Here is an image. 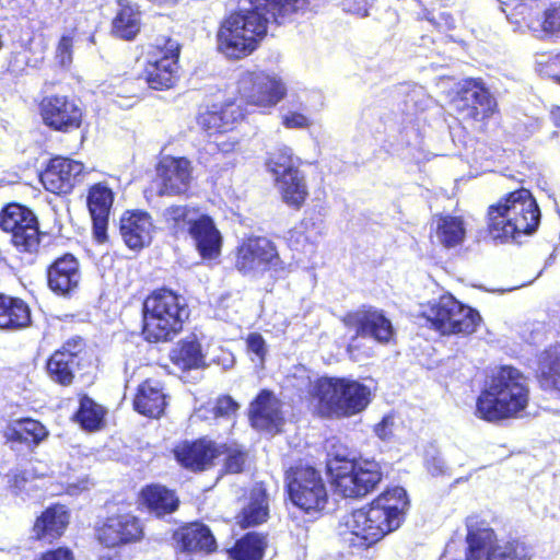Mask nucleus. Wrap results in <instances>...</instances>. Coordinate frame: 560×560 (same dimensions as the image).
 I'll use <instances>...</instances> for the list:
<instances>
[{
  "label": "nucleus",
  "mask_w": 560,
  "mask_h": 560,
  "mask_svg": "<svg viewBox=\"0 0 560 560\" xmlns=\"http://www.w3.org/2000/svg\"><path fill=\"white\" fill-rule=\"evenodd\" d=\"M153 223L147 212H126L120 219V234L130 249H141L150 244Z\"/></svg>",
  "instance_id": "27"
},
{
  "label": "nucleus",
  "mask_w": 560,
  "mask_h": 560,
  "mask_svg": "<svg viewBox=\"0 0 560 560\" xmlns=\"http://www.w3.org/2000/svg\"><path fill=\"white\" fill-rule=\"evenodd\" d=\"M172 360L183 369H196L203 362L200 345L195 340H183L172 351Z\"/></svg>",
  "instance_id": "44"
},
{
  "label": "nucleus",
  "mask_w": 560,
  "mask_h": 560,
  "mask_svg": "<svg viewBox=\"0 0 560 560\" xmlns=\"http://www.w3.org/2000/svg\"><path fill=\"white\" fill-rule=\"evenodd\" d=\"M443 462L436 460V464H434L433 468H429L432 474H439L443 471Z\"/></svg>",
  "instance_id": "63"
},
{
  "label": "nucleus",
  "mask_w": 560,
  "mask_h": 560,
  "mask_svg": "<svg viewBox=\"0 0 560 560\" xmlns=\"http://www.w3.org/2000/svg\"><path fill=\"white\" fill-rule=\"evenodd\" d=\"M142 335L149 342L172 340L188 317L185 299L171 290L153 291L143 302Z\"/></svg>",
  "instance_id": "5"
},
{
  "label": "nucleus",
  "mask_w": 560,
  "mask_h": 560,
  "mask_svg": "<svg viewBox=\"0 0 560 560\" xmlns=\"http://www.w3.org/2000/svg\"><path fill=\"white\" fill-rule=\"evenodd\" d=\"M338 5L346 13L365 18L369 15L372 3L368 0H338Z\"/></svg>",
  "instance_id": "54"
},
{
  "label": "nucleus",
  "mask_w": 560,
  "mask_h": 560,
  "mask_svg": "<svg viewBox=\"0 0 560 560\" xmlns=\"http://www.w3.org/2000/svg\"><path fill=\"white\" fill-rule=\"evenodd\" d=\"M48 434L44 424L31 418L10 421L3 430V438L12 448L18 445H25L27 448L36 447L47 439Z\"/></svg>",
  "instance_id": "26"
},
{
  "label": "nucleus",
  "mask_w": 560,
  "mask_h": 560,
  "mask_svg": "<svg viewBox=\"0 0 560 560\" xmlns=\"http://www.w3.org/2000/svg\"><path fill=\"white\" fill-rule=\"evenodd\" d=\"M538 378L544 389L560 393V345H555L540 354Z\"/></svg>",
  "instance_id": "36"
},
{
  "label": "nucleus",
  "mask_w": 560,
  "mask_h": 560,
  "mask_svg": "<svg viewBox=\"0 0 560 560\" xmlns=\"http://www.w3.org/2000/svg\"><path fill=\"white\" fill-rule=\"evenodd\" d=\"M467 525V552L466 560H483L487 559L489 551L495 545V534L489 524L477 516H469Z\"/></svg>",
  "instance_id": "28"
},
{
  "label": "nucleus",
  "mask_w": 560,
  "mask_h": 560,
  "mask_svg": "<svg viewBox=\"0 0 560 560\" xmlns=\"http://www.w3.org/2000/svg\"><path fill=\"white\" fill-rule=\"evenodd\" d=\"M31 322V308L22 299L0 293V329L20 330Z\"/></svg>",
  "instance_id": "30"
},
{
  "label": "nucleus",
  "mask_w": 560,
  "mask_h": 560,
  "mask_svg": "<svg viewBox=\"0 0 560 560\" xmlns=\"http://www.w3.org/2000/svg\"><path fill=\"white\" fill-rule=\"evenodd\" d=\"M8 482L14 493H19L20 491H22L27 481L25 474L22 471H15L11 475H8Z\"/></svg>",
  "instance_id": "60"
},
{
  "label": "nucleus",
  "mask_w": 560,
  "mask_h": 560,
  "mask_svg": "<svg viewBox=\"0 0 560 560\" xmlns=\"http://www.w3.org/2000/svg\"><path fill=\"white\" fill-rule=\"evenodd\" d=\"M282 200L290 207L300 209L305 202L308 190L303 173L295 172L285 174L276 179Z\"/></svg>",
  "instance_id": "37"
},
{
  "label": "nucleus",
  "mask_w": 560,
  "mask_h": 560,
  "mask_svg": "<svg viewBox=\"0 0 560 560\" xmlns=\"http://www.w3.org/2000/svg\"><path fill=\"white\" fill-rule=\"evenodd\" d=\"M241 97L249 105L269 109L287 95V84L276 73L244 71L237 81Z\"/></svg>",
  "instance_id": "11"
},
{
  "label": "nucleus",
  "mask_w": 560,
  "mask_h": 560,
  "mask_svg": "<svg viewBox=\"0 0 560 560\" xmlns=\"http://www.w3.org/2000/svg\"><path fill=\"white\" fill-rule=\"evenodd\" d=\"M466 235L464 221L459 217L445 215L439 219L436 225V238L447 248L463 243Z\"/></svg>",
  "instance_id": "41"
},
{
  "label": "nucleus",
  "mask_w": 560,
  "mask_h": 560,
  "mask_svg": "<svg viewBox=\"0 0 560 560\" xmlns=\"http://www.w3.org/2000/svg\"><path fill=\"white\" fill-rule=\"evenodd\" d=\"M252 8L231 14L217 34L218 49L231 59L250 55L267 35L269 18L303 9L306 0H250Z\"/></svg>",
  "instance_id": "1"
},
{
  "label": "nucleus",
  "mask_w": 560,
  "mask_h": 560,
  "mask_svg": "<svg viewBox=\"0 0 560 560\" xmlns=\"http://www.w3.org/2000/svg\"><path fill=\"white\" fill-rule=\"evenodd\" d=\"M175 539L180 549L188 552H211L217 542L210 529L200 523H191L175 533Z\"/></svg>",
  "instance_id": "33"
},
{
  "label": "nucleus",
  "mask_w": 560,
  "mask_h": 560,
  "mask_svg": "<svg viewBox=\"0 0 560 560\" xmlns=\"http://www.w3.org/2000/svg\"><path fill=\"white\" fill-rule=\"evenodd\" d=\"M398 423L393 415L385 416L380 423L374 427V433L383 441H389L395 436Z\"/></svg>",
  "instance_id": "53"
},
{
  "label": "nucleus",
  "mask_w": 560,
  "mask_h": 560,
  "mask_svg": "<svg viewBox=\"0 0 560 560\" xmlns=\"http://www.w3.org/2000/svg\"><path fill=\"white\" fill-rule=\"evenodd\" d=\"M536 68L540 75L552 78L560 83V54L555 56L539 55Z\"/></svg>",
  "instance_id": "48"
},
{
  "label": "nucleus",
  "mask_w": 560,
  "mask_h": 560,
  "mask_svg": "<svg viewBox=\"0 0 560 560\" xmlns=\"http://www.w3.org/2000/svg\"><path fill=\"white\" fill-rule=\"evenodd\" d=\"M372 503L351 513L346 521L351 542L359 546H371L381 540L385 535L397 528Z\"/></svg>",
  "instance_id": "13"
},
{
  "label": "nucleus",
  "mask_w": 560,
  "mask_h": 560,
  "mask_svg": "<svg viewBox=\"0 0 560 560\" xmlns=\"http://www.w3.org/2000/svg\"><path fill=\"white\" fill-rule=\"evenodd\" d=\"M69 524V514L63 505H52L47 508L39 517H37L33 533L37 539L52 540L61 536Z\"/></svg>",
  "instance_id": "32"
},
{
  "label": "nucleus",
  "mask_w": 560,
  "mask_h": 560,
  "mask_svg": "<svg viewBox=\"0 0 560 560\" xmlns=\"http://www.w3.org/2000/svg\"><path fill=\"white\" fill-rule=\"evenodd\" d=\"M300 159L294 156L292 149L289 147H280L270 154L267 162L268 170L273 174L276 179L283 177L285 174L300 172Z\"/></svg>",
  "instance_id": "43"
},
{
  "label": "nucleus",
  "mask_w": 560,
  "mask_h": 560,
  "mask_svg": "<svg viewBox=\"0 0 560 560\" xmlns=\"http://www.w3.org/2000/svg\"><path fill=\"white\" fill-rule=\"evenodd\" d=\"M452 106L462 119L480 121L494 113L497 103L480 80L469 79L460 85Z\"/></svg>",
  "instance_id": "14"
},
{
  "label": "nucleus",
  "mask_w": 560,
  "mask_h": 560,
  "mask_svg": "<svg viewBox=\"0 0 560 560\" xmlns=\"http://www.w3.org/2000/svg\"><path fill=\"white\" fill-rule=\"evenodd\" d=\"M407 104H412L416 112H423L434 103L433 98L427 95L422 86L413 88L407 95Z\"/></svg>",
  "instance_id": "51"
},
{
  "label": "nucleus",
  "mask_w": 560,
  "mask_h": 560,
  "mask_svg": "<svg viewBox=\"0 0 560 560\" xmlns=\"http://www.w3.org/2000/svg\"><path fill=\"white\" fill-rule=\"evenodd\" d=\"M422 314L442 335H469L476 331L481 322L476 310L460 303L452 294L429 302Z\"/></svg>",
  "instance_id": "7"
},
{
  "label": "nucleus",
  "mask_w": 560,
  "mask_h": 560,
  "mask_svg": "<svg viewBox=\"0 0 560 560\" xmlns=\"http://www.w3.org/2000/svg\"><path fill=\"white\" fill-rule=\"evenodd\" d=\"M249 417L254 428L270 433L278 432L283 422L280 401L268 390H261L252 402Z\"/></svg>",
  "instance_id": "24"
},
{
  "label": "nucleus",
  "mask_w": 560,
  "mask_h": 560,
  "mask_svg": "<svg viewBox=\"0 0 560 560\" xmlns=\"http://www.w3.org/2000/svg\"><path fill=\"white\" fill-rule=\"evenodd\" d=\"M141 498L149 511L156 516L173 513L178 506L175 493L160 485H150L141 491Z\"/></svg>",
  "instance_id": "35"
},
{
  "label": "nucleus",
  "mask_w": 560,
  "mask_h": 560,
  "mask_svg": "<svg viewBox=\"0 0 560 560\" xmlns=\"http://www.w3.org/2000/svg\"><path fill=\"white\" fill-rule=\"evenodd\" d=\"M191 164L185 158H163L156 167L159 196H179L188 191Z\"/></svg>",
  "instance_id": "16"
},
{
  "label": "nucleus",
  "mask_w": 560,
  "mask_h": 560,
  "mask_svg": "<svg viewBox=\"0 0 560 560\" xmlns=\"http://www.w3.org/2000/svg\"><path fill=\"white\" fill-rule=\"evenodd\" d=\"M235 268L246 277H259L273 271L278 277L285 271L276 245L267 237L256 236L245 240L236 249Z\"/></svg>",
  "instance_id": "10"
},
{
  "label": "nucleus",
  "mask_w": 560,
  "mask_h": 560,
  "mask_svg": "<svg viewBox=\"0 0 560 560\" xmlns=\"http://www.w3.org/2000/svg\"><path fill=\"white\" fill-rule=\"evenodd\" d=\"M100 560H127V559H124L121 556L117 555V553H113V555H104L101 557Z\"/></svg>",
  "instance_id": "62"
},
{
  "label": "nucleus",
  "mask_w": 560,
  "mask_h": 560,
  "mask_svg": "<svg viewBox=\"0 0 560 560\" xmlns=\"http://www.w3.org/2000/svg\"><path fill=\"white\" fill-rule=\"evenodd\" d=\"M237 407L238 405L230 396H223L211 406V411L214 418L229 417L236 411Z\"/></svg>",
  "instance_id": "57"
},
{
  "label": "nucleus",
  "mask_w": 560,
  "mask_h": 560,
  "mask_svg": "<svg viewBox=\"0 0 560 560\" xmlns=\"http://www.w3.org/2000/svg\"><path fill=\"white\" fill-rule=\"evenodd\" d=\"M218 445L211 441L184 442L174 450L182 466L192 471L207 469L218 458Z\"/></svg>",
  "instance_id": "25"
},
{
  "label": "nucleus",
  "mask_w": 560,
  "mask_h": 560,
  "mask_svg": "<svg viewBox=\"0 0 560 560\" xmlns=\"http://www.w3.org/2000/svg\"><path fill=\"white\" fill-rule=\"evenodd\" d=\"M114 202V192L104 183H97L89 189L88 207L93 221V234L98 243L107 238L109 212Z\"/></svg>",
  "instance_id": "21"
},
{
  "label": "nucleus",
  "mask_w": 560,
  "mask_h": 560,
  "mask_svg": "<svg viewBox=\"0 0 560 560\" xmlns=\"http://www.w3.org/2000/svg\"><path fill=\"white\" fill-rule=\"evenodd\" d=\"M198 124L209 133L225 132L221 116H219V108L213 106L212 109L207 110L199 115Z\"/></svg>",
  "instance_id": "49"
},
{
  "label": "nucleus",
  "mask_w": 560,
  "mask_h": 560,
  "mask_svg": "<svg viewBox=\"0 0 560 560\" xmlns=\"http://www.w3.org/2000/svg\"><path fill=\"white\" fill-rule=\"evenodd\" d=\"M268 498L265 489L256 486L249 494V502L240 515V524L244 527L258 525L267 520Z\"/></svg>",
  "instance_id": "40"
},
{
  "label": "nucleus",
  "mask_w": 560,
  "mask_h": 560,
  "mask_svg": "<svg viewBox=\"0 0 560 560\" xmlns=\"http://www.w3.org/2000/svg\"><path fill=\"white\" fill-rule=\"evenodd\" d=\"M84 340L73 337L56 350L47 361V373L55 382L63 386L72 383L74 373L81 366Z\"/></svg>",
  "instance_id": "15"
},
{
  "label": "nucleus",
  "mask_w": 560,
  "mask_h": 560,
  "mask_svg": "<svg viewBox=\"0 0 560 560\" xmlns=\"http://www.w3.org/2000/svg\"><path fill=\"white\" fill-rule=\"evenodd\" d=\"M83 172L84 165L81 162L57 156L50 160L40 180L54 194H68L81 182Z\"/></svg>",
  "instance_id": "18"
},
{
  "label": "nucleus",
  "mask_w": 560,
  "mask_h": 560,
  "mask_svg": "<svg viewBox=\"0 0 560 560\" xmlns=\"http://www.w3.org/2000/svg\"><path fill=\"white\" fill-rule=\"evenodd\" d=\"M48 287L59 295L74 292L81 282V270L78 259L66 254L57 258L47 271Z\"/></svg>",
  "instance_id": "22"
},
{
  "label": "nucleus",
  "mask_w": 560,
  "mask_h": 560,
  "mask_svg": "<svg viewBox=\"0 0 560 560\" xmlns=\"http://www.w3.org/2000/svg\"><path fill=\"white\" fill-rule=\"evenodd\" d=\"M0 228L12 234L11 241L19 250L34 253L38 249V221L28 208L19 203L4 207L0 212Z\"/></svg>",
  "instance_id": "12"
},
{
  "label": "nucleus",
  "mask_w": 560,
  "mask_h": 560,
  "mask_svg": "<svg viewBox=\"0 0 560 560\" xmlns=\"http://www.w3.org/2000/svg\"><path fill=\"white\" fill-rule=\"evenodd\" d=\"M40 109L45 124L56 130L68 131L78 128L81 124V108L66 96L45 97Z\"/></svg>",
  "instance_id": "19"
},
{
  "label": "nucleus",
  "mask_w": 560,
  "mask_h": 560,
  "mask_svg": "<svg viewBox=\"0 0 560 560\" xmlns=\"http://www.w3.org/2000/svg\"><path fill=\"white\" fill-rule=\"evenodd\" d=\"M218 458L223 457L224 469L230 474L241 472L247 460V452L238 444L218 445Z\"/></svg>",
  "instance_id": "45"
},
{
  "label": "nucleus",
  "mask_w": 560,
  "mask_h": 560,
  "mask_svg": "<svg viewBox=\"0 0 560 560\" xmlns=\"http://www.w3.org/2000/svg\"><path fill=\"white\" fill-rule=\"evenodd\" d=\"M266 542L257 533H247L229 550L233 560H261Z\"/></svg>",
  "instance_id": "42"
},
{
  "label": "nucleus",
  "mask_w": 560,
  "mask_h": 560,
  "mask_svg": "<svg viewBox=\"0 0 560 560\" xmlns=\"http://www.w3.org/2000/svg\"><path fill=\"white\" fill-rule=\"evenodd\" d=\"M487 560H529L527 548L517 540L506 541L489 551Z\"/></svg>",
  "instance_id": "47"
},
{
  "label": "nucleus",
  "mask_w": 560,
  "mask_h": 560,
  "mask_svg": "<svg viewBox=\"0 0 560 560\" xmlns=\"http://www.w3.org/2000/svg\"><path fill=\"white\" fill-rule=\"evenodd\" d=\"M142 535L140 521L130 514L109 517L98 529V540L107 547L137 541Z\"/></svg>",
  "instance_id": "23"
},
{
  "label": "nucleus",
  "mask_w": 560,
  "mask_h": 560,
  "mask_svg": "<svg viewBox=\"0 0 560 560\" xmlns=\"http://www.w3.org/2000/svg\"><path fill=\"white\" fill-rule=\"evenodd\" d=\"M327 469L335 478L336 487L346 498L364 497L377 486L382 479L380 466L375 462L348 460L336 455L328 458Z\"/></svg>",
  "instance_id": "6"
},
{
  "label": "nucleus",
  "mask_w": 560,
  "mask_h": 560,
  "mask_svg": "<svg viewBox=\"0 0 560 560\" xmlns=\"http://www.w3.org/2000/svg\"><path fill=\"white\" fill-rule=\"evenodd\" d=\"M161 57H154L145 67V80L151 89H168L175 81L177 60L179 57V44L172 38L164 39V46L160 51Z\"/></svg>",
  "instance_id": "17"
},
{
  "label": "nucleus",
  "mask_w": 560,
  "mask_h": 560,
  "mask_svg": "<svg viewBox=\"0 0 560 560\" xmlns=\"http://www.w3.org/2000/svg\"><path fill=\"white\" fill-rule=\"evenodd\" d=\"M445 24L448 28H452L454 27V20L450 15H447L445 19Z\"/></svg>",
  "instance_id": "64"
},
{
  "label": "nucleus",
  "mask_w": 560,
  "mask_h": 560,
  "mask_svg": "<svg viewBox=\"0 0 560 560\" xmlns=\"http://www.w3.org/2000/svg\"><path fill=\"white\" fill-rule=\"evenodd\" d=\"M488 221L489 235L505 242L533 234L540 222V210L532 192L522 188L490 206Z\"/></svg>",
  "instance_id": "4"
},
{
  "label": "nucleus",
  "mask_w": 560,
  "mask_h": 560,
  "mask_svg": "<svg viewBox=\"0 0 560 560\" xmlns=\"http://www.w3.org/2000/svg\"><path fill=\"white\" fill-rule=\"evenodd\" d=\"M282 125L287 129H306L312 126V119L295 110H288L281 117Z\"/></svg>",
  "instance_id": "50"
},
{
  "label": "nucleus",
  "mask_w": 560,
  "mask_h": 560,
  "mask_svg": "<svg viewBox=\"0 0 560 560\" xmlns=\"http://www.w3.org/2000/svg\"><path fill=\"white\" fill-rule=\"evenodd\" d=\"M247 349L255 354L259 363H262L267 353L266 342L258 332H252L246 339Z\"/></svg>",
  "instance_id": "56"
},
{
  "label": "nucleus",
  "mask_w": 560,
  "mask_h": 560,
  "mask_svg": "<svg viewBox=\"0 0 560 560\" xmlns=\"http://www.w3.org/2000/svg\"><path fill=\"white\" fill-rule=\"evenodd\" d=\"M119 7L112 23V32L118 38L131 40L141 28L140 11L136 5L121 1H119Z\"/></svg>",
  "instance_id": "38"
},
{
  "label": "nucleus",
  "mask_w": 560,
  "mask_h": 560,
  "mask_svg": "<svg viewBox=\"0 0 560 560\" xmlns=\"http://www.w3.org/2000/svg\"><path fill=\"white\" fill-rule=\"evenodd\" d=\"M308 388L315 408L324 418H349L362 412L371 401L370 388L355 380L320 377L315 383L308 376L299 387Z\"/></svg>",
  "instance_id": "3"
},
{
  "label": "nucleus",
  "mask_w": 560,
  "mask_h": 560,
  "mask_svg": "<svg viewBox=\"0 0 560 560\" xmlns=\"http://www.w3.org/2000/svg\"><path fill=\"white\" fill-rule=\"evenodd\" d=\"M289 242L298 250L314 252V244L310 243V237L305 235L303 225L296 226L289 232Z\"/></svg>",
  "instance_id": "55"
},
{
  "label": "nucleus",
  "mask_w": 560,
  "mask_h": 560,
  "mask_svg": "<svg viewBox=\"0 0 560 560\" xmlns=\"http://www.w3.org/2000/svg\"><path fill=\"white\" fill-rule=\"evenodd\" d=\"M73 36L71 34L62 35L56 49V59L61 66H68L72 61Z\"/></svg>",
  "instance_id": "52"
},
{
  "label": "nucleus",
  "mask_w": 560,
  "mask_h": 560,
  "mask_svg": "<svg viewBox=\"0 0 560 560\" xmlns=\"http://www.w3.org/2000/svg\"><path fill=\"white\" fill-rule=\"evenodd\" d=\"M529 400L527 377L511 365L499 368L481 392L476 404V415L493 422L516 417Z\"/></svg>",
  "instance_id": "2"
},
{
  "label": "nucleus",
  "mask_w": 560,
  "mask_h": 560,
  "mask_svg": "<svg viewBox=\"0 0 560 560\" xmlns=\"http://www.w3.org/2000/svg\"><path fill=\"white\" fill-rule=\"evenodd\" d=\"M341 320L345 327L355 331L348 345V352L351 355H354L363 338H371L381 345H387L395 336L392 320L386 317L383 310L374 306L363 305L355 311L348 312Z\"/></svg>",
  "instance_id": "9"
},
{
  "label": "nucleus",
  "mask_w": 560,
  "mask_h": 560,
  "mask_svg": "<svg viewBox=\"0 0 560 560\" xmlns=\"http://www.w3.org/2000/svg\"><path fill=\"white\" fill-rule=\"evenodd\" d=\"M189 235L202 257L212 258L219 254L221 235L210 217L200 214L191 225Z\"/></svg>",
  "instance_id": "31"
},
{
  "label": "nucleus",
  "mask_w": 560,
  "mask_h": 560,
  "mask_svg": "<svg viewBox=\"0 0 560 560\" xmlns=\"http://www.w3.org/2000/svg\"><path fill=\"white\" fill-rule=\"evenodd\" d=\"M163 220L170 231L175 235L189 234L191 225L199 218L196 208L188 205H172L164 209Z\"/></svg>",
  "instance_id": "39"
},
{
  "label": "nucleus",
  "mask_w": 560,
  "mask_h": 560,
  "mask_svg": "<svg viewBox=\"0 0 560 560\" xmlns=\"http://www.w3.org/2000/svg\"><path fill=\"white\" fill-rule=\"evenodd\" d=\"M40 560H74L72 552L68 548H58L45 552Z\"/></svg>",
  "instance_id": "59"
},
{
  "label": "nucleus",
  "mask_w": 560,
  "mask_h": 560,
  "mask_svg": "<svg viewBox=\"0 0 560 560\" xmlns=\"http://www.w3.org/2000/svg\"><path fill=\"white\" fill-rule=\"evenodd\" d=\"M372 504L381 512H384V516L392 525L399 528L409 506V500L404 488L393 487L373 500Z\"/></svg>",
  "instance_id": "34"
},
{
  "label": "nucleus",
  "mask_w": 560,
  "mask_h": 560,
  "mask_svg": "<svg viewBox=\"0 0 560 560\" xmlns=\"http://www.w3.org/2000/svg\"><path fill=\"white\" fill-rule=\"evenodd\" d=\"M103 408L91 398L84 397L80 401V408L75 415L77 420L86 430H96L103 420Z\"/></svg>",
  "instance_id": "46"
},
{
  "label": "nucleus",
  "mask_w": 560,
  "mask_h": 560,
  "mask_svg": "<svg viewBox=\"0 0 560 560\" xmlns=\"http://www.w3.org/2000/svg\"><path fill=\"white\" fill-rule=\"evenodd\" d=\"M290 500L306 513H317L325 509L328 493L325 482L315 468L296 466L285 474Z\"/></svg>",
  "instance_id": "8"
},
{
  "label": "nucleus",
  "mask_w": 560,
  "mask_h": 560,
  "mask_svg": "<svg viewBox=\"0 0 560 560\" xmlns=\"http://www.w3.org/2000/svg\"><path fill=\"white\" fill-rule=\"evenodd\" d=\"M550 118L556 127H560V107L550 112Z\"/></svg>",
  "instance_id": "61"
},
{
  "label": "nucleus",
  "mask_w": 560,
  "mask_h": 560,
  "mask_svg": "<svg viewBox=\"0 0 560 560\" xmlns=\"http://www.w3.org/2000/svg\"><path fill=\"white\" fill-rule=\"evenodd\" d=\"M166 407V395L160 382L147 380L138 387L133 408L149 418H159Z\"/></svg>",
  "instance_id": "29"
},
{
  "label": "nucleus",
  "mask_w": 560,
  "mask_h": 560,
  "mask_svg": "<svg viewBox=\"0 0 560 560\" xmlns=\"http://www.w3.org/2000/svg\"><path fill=\"white\" fill-rule=\"evenodd\" d=\"M523 23L536 37L560 34V7L542 10L536 1L529 0L515 8Z\"/></svg>",
  "instance_id": "20"
},
{
  "label": "nucleus",
  "mask_w": 560,
  "mask_h": 560,
  "mask_svg": "<svg viewBox=\"0 0 560 560\" xmlns=\"http://www.w3.org/2000/svg\"><path fill=\"white\" fill-rule=\"evenodd\" d=\"M219 116H221L223 126L228 131L232 128V125L237 120V118L242 116V114L233 104H229L219 108Z\"/></svg>",
  "instance_id": "58"
}]
</instances>
